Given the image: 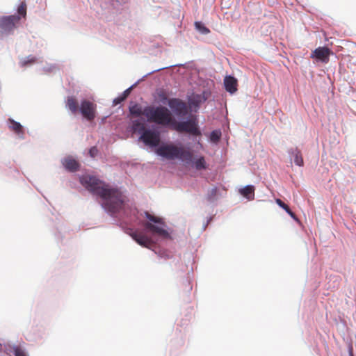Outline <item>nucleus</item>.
<instances>
[{
    "mask_svg": "<svg viewBox=\"0 0 356 356\" xmlns=\"http://www.w3.org/2000/svg\"><path fill=\"white\" fill-rule=\"evenodd\" d=\"M79 179L86 190L102 198V207L112 218L127 225L141 224L142 214L139 213L136 208L128 205L125 201V195L120 189L109 187L92 175H81Z\"/></svg>",
    "mask_w": 356,
    "mask_h": 356,
    "instance_id": "1",
    "label": "nucleus"
},
{
    "mask_svg": "<svg viewBox=\"0 0 356 356\" xmlns=\"http://www.w3.org/2000/svg\"><path fill=\"white\" fill-rule=\"evenodd\" d=\"M169 112L166 127L178 133H184L197 148L203 147L201 143L202 131L196 115H192V109L182 99L172 97L169 102Z\"/></svg>",
    "mask_w": 356,
    "mask_h": 356,
    "instance_id": "2",
    "label": "nucleus"
},
{
    "mask_svg": "<svg viewBox=\"0 0 356 356\" xmlns=\"http://www.w3.org/2000/svg\"><path fill=\"white\" fill-rule=\"evenodd\" d=\"M145 218L149 220L144 225L150 237L140 233L134 228L128 227L127 233L131 236L138 245L152 249L159 257L165 259L170 258L169 252L164 248L157 245V243L172 238L169 228L162 218L152 216L145 211Z\"/></svg>",
    "mask_w": 356,
    "mask_h": 356,
    "instance_id": "3",
    "label": "nucleus"
},
{
    "mask_svg": "<svg viewBox=\"0 0 356 356\" xmlns=\"http://www.w3.org/2000/svg\"><path fill=\"white\" fill-rule=\"evenodd\" d=\"M161 131H159L156 126H152L151 129L146 131V134L143 133L142 136H139L138 141L154 149L158 156L163 159H179L181 161L191 160V152L189 148L185 149L181 146L176 147L172 143L161 142Z\"/></svg>",
    "mask_w": 356,
    "mask_h": 356,
    "instance_id": "4",
    "label": "nucleus"
},
{
    "mask_svg": "<svg viewBox=\"0 0 356 356\" xmlns=\"http://www.w3.org/2000/svg\"><path fill=\"white\" fill-rule=\"evenodd\" d=\"M169 109L163 106H146L143 108V115L145 117H140L131 121V129L140 136L146 134V131L152 126L158 127L161 131V125L166 127V120Z\"/></svg>",
    "mask_w": 356,
    "mask_h": 356,
    "instance_id": "5",
    "label": "nucleus"
},
{
    "mask_svg": "<svg viewBox=\"0 0 356 356\" xmlns=\"http://www.w3.org/2000/svg\"><path fill=\"white\" fill-rule=\"evenodd\" d=\"M20 21L19 15H6L0 17V37L13 33L16 24Z\"/></svg>",
    "mask_w": 356,
    "mask_h": 356,
    "instance_id": "6",
    "label": "nucleus"
},
{
    "mask_svg": "<svg viewBox=\"0 0 356 356\" xmlns=\"http://www.w3.org/2000/svg\"><path fill=\"white\" fill-rule=\"evenodd\" d=\"M96 104H93L92 102L88 99H82L78 112H79L87 121L91 122L96 118Z\"/></svg>",
    "mask_w": 356,
    "mask_h": 356,
    "instance_id": "7",
    "label": "nucleus"
},
{
    "mask_svg": "<svg viewBox=\"0 0 356 356\" xmlns=\"http://www.w3.org/2000/svg\"><path fill=\"white\" fill-rule=\"evenodd\" d=\"M333 51L326 46L319 47L312 51L310 57L317 62L327 63L329 62L330 56L333 55Z\"/></svg>",
    "mask_w": 356,
    "mask_h": 356,
    "instance_id": "8",
    "label": "nucleus"
},
{
    "mask_svg": "<svg viewBox=\"0 0 356 356\" xmlns=\"http://www.w3.org/2000/svg\"><path fill=\"white\" fill-rule=\"evenodd\" d=\"M61 163L64 168L70 172H76L81 168L79 162L70 156L62 159Z\"/></svg>",
    "mask_w": 356,
    "mask_h": 356,
    "instance_id": "9",
    "label": "nucleus"
},
{
    "mask_svg": "<svg viewBox=\"0 0 356 356\" xmlns=\"http://www.w3.org/2000/svg\"><path fill=\"white\" fill-rule=\"evenodd\" d=\"M287 154L291 161H293L296 165L302 167L304 165V161L301 151L298 147H290L287 149Z\"/></svg>",
    "mask_w": 356,
    "mask_h": 356,
    "instance_id": "10",
    "label": "nucleus"
},
{
    "mask_svg": "<svg viewBox=\"0 0 356 356\" xmlns=\"http://www.w3.org/2000/svg\"><path fill=\"white\" fill-rule=\"evenodd\" d=\"M224 87L227 92L233 95L238 89V80L232 75H227L224 78Z\"/></svg>",
    "mask_w": 356,
    "mask_h": 356,
    "instance_id": "11",
    "label": "nucleus"
},
{
    "mask_svg": "<svg viewBox=\"0 0 356 356\" xmlns=\"http://www.w3.org/2000/svg\"><path fill=\"white\" fill-rule=\"evenodd\" d=\"M207 98L203 95H195L188 98V106H190V109H192V112H197L200 108V105L202 102L207 101Z\"/></svg>",
    "mask_w": 356,
    "mask_h": 356,
    "instance_id": "12",
    "label": "nucleus"
},
{
    "mask_svg": "<svg viewBox=\"0 0 356 356\" xmlns=\"http://www.w3.org/2000/svg\"><path fill=\"white\" fill-rule=\"evenodd\" d=\"M187 163H191L192 165L197 170H206L207 168V164L203 156H193L191 153V160H184Z\"/></svg>",
    "mask_w": 356,
    "mask_h": 356,
    "instance_id": "13",
    "label": "nucleus"
},
{
    "mask_svg": "<svg viewBox=\"0 0 356 356\" xmlns=\"http://www.w3.org/2000/svg\"><path fill=\"white\" fill-rule=\"evenodd\" d=\"M173 65H170V66H166V67H161V68H158V69H156V70H154L148 73H147L146 74H145L144 76H142L141 79H138L137 81H136L134 84H132L130 87H129L128 88H127L122 93V95H120L122 97H124V99H127V97L130 95L131 90L140 82L142 81L143 80H144L145 78L147 77L148 76L156 72H159V71H161L164 69H168V68H170L171 67H172Z\"/></svg>",
    "mask_w": 356,
    "mask_h": 356,
    "instance_id": "14",
    "label": "nucleus"
},
{
    "mask_svg": "<svg viewBox=\"0 0 356 356\" xmlns=\"http://www.w3.org/2000/svg\"><path fill=\"white\" fill-rule=\"evenodd\" d=\"M8 127L12 129L20 139H24L25 133L24 127L20 122L15 121L12 118L8 120Z\"/></svg>",
    "mask_w": 356,
    "mask_h": 356,
    "instance_id": "15",
    "label": "nucleus"
},
{
    "mask_svg": "<svg viewBox=\"0 0 356 356\" xmlns=\"http://www.w3.org/2000/svg\"><path fill=\"white\" fill-rule=\"evenodd\" d=\"M254 185L249 184L240 188L238 192L248 200H253L254 199Z\"/></svg>",
    "mask_w": 356,
    "mask_h": 356,
    "instance_id": "16",
    "label": "nucleus"
},
{
    "mask_svg": "<svg viewBox=\"0 0 356 356\" xmlns=\"http://www.w3.org/2000/svg\"><path fill=\"white\" fill-rule=\"evenodd\" d=\"M220 196V194L218 187L214 186L213 188L208 190L206 199L209 203L213 204L218 200Z\"/></svg>",
    "mask_w": 356,
    "mask_h": 356,
    "instance_id": "17",
    "label": "nucleus"
},
{
    "mask_svg": "<svg viewBox=\"0 0 356 356\" xmlns=\"http://www.w3.org/2000/svg\"><path fill=\"white\" fill-rule=\"evenodd\" d=\"M66 108L72 113L78 112L79 105L76 99L72 96H68L66 100Z\"/></svg>",
    "mask_w": 356,
    "mask_h": 356,
    "instance_id": "18",
    "label": "nucleus"
},
{
    "mask_svg": "<svg viewBox=\"0 0 356 356\" xmlns=\"http://www.w3.org/2000/svg\"><path fill=\"white\" fill-rule=\"evenodd\" d=\"M277 204L283 209L295 221H298V219L296 214L291 211L289 207L282 200L277 198L275 200Z\"/></svg>",
    "mask_w": 356,
    "mask_h": 356,
    "instance_id": "19",
    "label": "nucleus"
},
{
    "mask_svg": "<svg viewBox=\"0 0 356 356\" xmlns=\"http://www.w3.org/2000/svg\"><path fill=\"white\" fill-rule=\"evenodd\" d=\"M129 110L130 114L132 116L138 117V118L142 117L141 115L143 114V108H142V107L139 104H133L132 106H129Z\"/></svg>",
    "mask_w": 356,
    "mask_h": 356,
    "instance_id": "20",
    "label": "nucleus"
},
{
    "mask_svg": "<svg viewBox=\"0 0 356 356\" xmlns=\"http://www.w3.org/2000/svg\"><path fill=\"white\" fill-rule=\"evenodd\" d=\"M195 29L202 35H207L210 33L209 29L201 21H197L195 22Z\"/></svg>",
    "mask_w": 356,
    "mask_h": 356,
    "instance_id": "21",
    "label": "nucleus"
},
{
    "mask_svg": "<svg viewBox=\"0 0 356 356\" xmlns=\"http://www.w3.org/2000/svg\"><path fill=\"white\" fill-rule=\"evenodd\" d=\"M17 13L13 15H19L20 17V19L22 17H25L26 15V3L25 1L21 2L17 8Z\"/></svg>",
    "mask_w": 356,
    "mask_h": 356,
    "instance_id": "22",
    "label": "nucleus"
},
{
    "mask_svg": "<svg viewBox=\"0 0 356 356\" xmlns=\"http://www.w3.org/2000/svg\"><path fill=\"white\" fill-rule=\"evenodd\" d=\"M221 136L222 133L220 129H214L211 132L209 139L211 142L216 143L220 140Z\"/></svg>",
    "mask_w": 356,
    "mask_h": 356,
    "instance_id": "23",
    "label": "nucleus"
},
{
    "mask_svg": "<svg viewBox=\"0 0 356 356\" xmlns=\"http://www.w3.org/2000/svg\"><path fill=\"white\" fill-rule=\"evenodd\" d=\"M35 57L29 56L24 60H22L19 64L22 67L29 66L35 62Z\"/></svg>",
    "mask_w": 356,
    "mask_h": 356,
    "instance_id": "24",
    "label": "nucleus"
},
{
    "mask_svg": "<svg viewBox=\"0 0 356 356\" xmlns=\"http://www.w3.org/2000/svg\"><path fill=\"white\" fill-rule=\"evenodd\" d=\"M13 353L15 356H28L26 352L19 346H13Z\"/></svg>",
    "mask_w": 356,
    "mask_h": 356,
    "instance_id": "25",
    "label": "nucleus"
},
{
    "mask_svg": "<svg viewBox=\"0 0 356 356\" xmlns=\"http://www.w3.org/2000/svg\"><path fill=\"white\" fill-rule=\"evenodd\" d=\"M98 149L96 146L91 147L88 150V154L91 158H95L98 154Z\"/></svg>",
    "mask_w": 356,
    "mask_h": 356,
    "instance_id": "26",
    "label": "nucleus"
},
{
    "mask_svg": "<svg viewBox=\"0 0 356 356\" xmlns=\"http://www.w3.org/2000/svg\"><path fill=\"white\" fill-rule=\"evenodd\" d=\"M159 97H160V100L161 102L163 104H168V106H169V102H170L171 100V98H168L164 93L161 92V94H159Z\"/></svg>",
    "mask_w": 356,
    "mask_h": 356,
    "instance_id": "27",
    "label": "nucleus"
},
{
    "mask_svg": "<svg viewBox=\"0 0 356 356\" xmlns=\"http://www.w3.org/2000/svg\"><path fill=\"white\" fill-rule=\"evenodd\" d=\"M124 100H125L124 97H122L121 95H120L113 99V104L114 106H117V105L121 104Z\"/></svg>",
    "mask_w": 356,
    "mask_h": 356,
    "instance_id": "28",
    "label": "nucleus"
},
{
    "mask_svg": "<svg viewBox=\"0 0 356 356\" xmlns=\"http://www.w3.org/2000/svg\"><path fill=\"white\" fill-rule=\"evenodd\" d=\"M56 68V66L55 65H50L49 66H45L43 67V70L46 72H53L54 69Z\"/></svg>",
    "mask_w": 356,
    "mask_h": 356,
    "instance_id": "29",
    "label": "nucleus"
},
{
    "mask_svg": "<svg viewBox=\"0 0 356 356\" xmlns=\"http://www.w3.org/2000/svg\"><path fill=\"white\" fill-rule=\"evenodd\" d=\"M58 229H62V226H60ZM55 236L58 240L62 239V236L60 235V231L58 229V233H55Z\"/></svg>",
    "mask_w": 356,
    "mask_h": 356,
    "instance_id": "30",
    "label": "nucleus"
},
{
    "mask_svg": "<svg viewBox=\"0 0 356 356\" xmlns=\"http://www.w3.org/2000/svg\"><path fill=\"white\" fill-rule=\"evenodd\" d=\"M212 219H213V217H209V218L207 219V220L206 223L203 225V229H204V230H205V229H206L207 227V226H208V225L211 222V221L212 220Z\"/></svg>",
    "mask_w": 356,
    "mask_h": 356,
    "instance_id": "31",
    "label": "nucleus"
},
{
    "mask_svg": "<svg viewBox=\"0 0 356 356\" xmlns=\"http://www.w3.org/2000/svg\"><path fill=\"white\" fill-rule=\"evenodd\" d=\"M349 356H354L352 348H349Z\"/></svg>",
    "mask_w": 356,
    "mask_h": 356,
    "instance_id": "32",
    "label": "nucleus"
}]
</instances>
